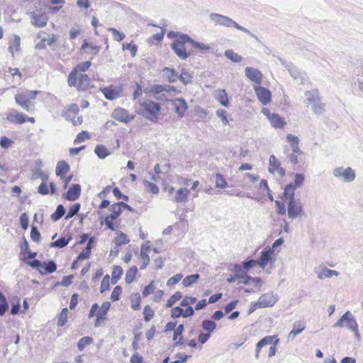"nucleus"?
Here are the masks:
<instances>
[{"instance_id":"obj_15","label":"nucleus","mask_w":363,"mask_h":363,"mask_svg":"<svg viewBox=\"0 0 363 363\" xmlns=\"http://www.w3.org/2000/svg\"><path fill=\"white\" fill-rule=\"evenodd\" d=\"M254 90L262 104L267 105L271 101L272 94L269 89L261 86H255Z\"/></svg>"},{"instance_id":"obj_42","label":"nucleus","mask_w":363,"mask_h":363,"mask_svg":"<svg viewBox=\"0 0 363 363\" xmlns=\"http://www.w3.org/2000/svg\"><path fill=\"white\" fill-rule=\"evenodd\" d=\"M93 342V338L89 336L83 337L81 338L78 343L77 347L79 351H83L84 348Z\"/></svg>"},{"instance_id":"obj_12","label":"nucleus","mask_w":363,"mask_h":363,"mask_svg":"<svg viewBox=\"0 0 363 363\" xmlns=\"http://www.w3.org/2000/svg\"><path fill=\"white\" fill-rule=\"evenodd\" d=\"M171 105L174 108L175 113L179 118H183L188 109V105L184 99L176 98L170 101Z\"/></svg>"},{"instance_id":"obj_1","label":"nucleus","mask_w":363,"mask_h":363,"mask_svg":"<svg viewBox=\"0 0 363 363\" xmlns=\"http://www.w3.org/2000/svg\"><path fill=\"white\" fill-rule=\"evenodd\" d=\"M140 109L137 111L138 114L143 116L152 122H156L161 110L160 105L150 99L140 101Z\"/></svg>"},{"instance_id":"obj_3","label":"nucleus","mask_w":363,"mask_h":363,"mask_svg":"<svg viewBox=\"0 0 363 363\" xmlns=\"http://www.w3.org/2000/svg\"><path fill=\"white\" fill-rule=\"evenodd\" d=\"M209 18L216 25L223 26L228 27V28L235 27L238 30L248 34L249 35H250L253 38L257 39V35H255V34L252 33L247 28L240 26L238 23H237L233 19H231L230 18H229V17H228L226 16H223V15H221V14L213 13L210 14Z\"/></svg>"},{"instance_id":"obj_61","label":"nucleus","mask_w":363,"mask_h":363,"mask_svg":"<svg viewBox=\"0 0 363 363\" xmlns=\"http://www.w3.org/2000/svg\"><path fill=\"white\" fill-rule=\"evenodd\" d=\"M196 298L195 297H185L180 303L181 306L188 307L196 303Z\"/></svg>"},{"instance_id":"obj_34","label":"nucleus","mask_w":363,"mask_h":363,"mask_svg":"<svg viewBox=\"0 0 363 363\" xmlns=\"http://www.w3.org/2000/svg\"><path fill=\"white\" fill-rule=\"evenodd\" d=\"M123 270L120 266H114L112 270V279L111 282L113 284H116L118 281L121 279Z\"/></svg>"},{"instance_id":"obj_57","label":"nucleus","mask_w":363,"mask_h":363,"mask_svg":"<svg viewBox=\"0 0 363 363\" xmlns=\"http://www.w3.org/2000/svg\"><path fill=\"white\" fill-rule=\"evenodd\" d=\"M68 241H69V240H67L65 238H60L57 240L52 242L50 244V246L55 247L62 248L68 244Z\"/></svg>"},{"instance_id":"obj_2","label":"nucleus","mask_w":363,"mask_h":363,"mask_svg":"<svg viewBox=\"0 0 363 363\" xmlns=\"http://www.w3.org/2000/svg\"><path fill=\"white\" fill-rule=\"evenodd\" d=\"M39 91L26 90L15 95V101L23 110L32 113L35 110L36 96Z\"/></svg>"},{"instance_id":"obj_46","label":"nucleus","mask_w":363,"mask_h":363,"mask_svg":"<svg viewBox=\"0 0 363 363\" xmlns=\"http://www.w3.org/2000/svg\"><path fill=\"white\" fill-rule=\"evenodd\" d=\"M81 205L79 203L73 204L68 211L67 214L65 216V219L68 220L74 216L79 212Z\"/></svg>"},{"instance_id":"obj_21","label":"nucleus","mask_w":363,"mask_h":363,"mask_svg":"<svg viewBox=\"0 0 363 363\" xmlns=\"http://www.w3.org/2000/svg\"><path fill=\"white\" fill-rule=\"evenodd\" d=\"M274 254L273 249H264L262 252L259 258L257 260V264L260 268L264 269L267 264L272 261Z\"/></svg>"},{"instance_id":"obj_63","label":"nucleus","mask_w":363,"mask_h":363,"mask_svg":"<svg viewBox=\"0 0 363 363\" xmlns=\"http://www.w3.org/2000/svg\"><path fill=\"white\" fill-rule=\"evenodd\" d=\"M191 76L187 72L183 71L179 77V79L184 84H187L191 82Z\"/></svg>"},{"instance_id":"obj_58","label":"nucleus","mask_w":363,"mask_h":363,"mask_svg":"<svg viewBox=\"0 0 363 363\" xmlns=\"http://www.w3.org/2000/svg\"><path fill=\"white\" fill-rule=\"evenodd\" d=\"M154 313V311L149 306H146L143 311L144 320L146 322L150 321L152 318Z\"/></svg>"},{"instance_id":"obj_45","label":"nucleus","mask_w":363,"mask_h":363,"mask_svg":"<svg viewBox=\"0 0 363 363\" xmlns=\"http://www.w3.org/2000/svg\"><path fill=\"white\" fill-rule=\"evenodd\" d=\"M201 325L202 328L209 334L216 328V324L213 321L209 320H203Z\"/></svg>"},{"instance_id":"obj_28","label":"nucleus","mask_w":363,"mask_h":363,"mask_svg":"<svg viewBox=\"0 0 363 363\" xmlns=\"http://www.w3.org/2000/svg\"><path fill=\"white\" fill-rule=\"evenodd\" d=\"M306 103L308 104H312L315 101H318L320 97L317 89L312 91H307L305 92Z\"/></svg>"},{"instance_id":"obj_51","label":"nucleus","mask_w":363,"mask_h":363,"mask_svg":"<svg viewBox=\"0 0 363 363\" xmlns=\"http://www.w3.org/2000/svg\"><path fill=\"white\" fill-rule=\"evenodd\" d=\"M227 186V182L223 176L219 173L216 174V186L217 188H225Z\"/></svg>"},{"instance_id":"obj_41","label":"nucleus","mask_w":363,"mask_h":363,"mask_svg":"<svg viewBox=\"0 0 363 363\" xmlns=\"http://www.w3.org/2000/svg\"><path fill=\"white\" fill-rule=\"evenodd\" d=\"M138 272V268L135 266L132 267L130 268L127 272L125 274V282L127 284H130L133 281L135 277Z\"/></svg>"},{"instance_id":"obj_64","label":"nucleus","mask_w":363,"mask_h":363,"mask_svg":"<svg viewBox=\"0 0 363 363\" xmlns=\"http://www.w3.org/2000/svg\"><path fill=\"white\" fill-rule=\"evenodd\" d=\"M171 316L173 318H177L183 316V309L179 306L174 307L171 311Z\"/></svg>"},{"instance_id":"obj_19","label":"nucleus","mask_w":363,"mask_h":363,"mask_svg":"<svg viewBox=\"0 0 363 363\" xmlns=\"http://www.w3.org/2000/svg\"><path fill=\"white\" fill-rule=\"evenodd\" d=\"M269 172L272 174H274L277 172L280 177L285 175V170L280 167L279 161L274 155L269 157Z\"/></svg>"},{"instance_id":"obj_43","label":"nucleus","mask_w":363,"mask_h":363,"mask_svg":"<svg viewBox=\"0 0 363 363\" xmlns=\"http://www.w3.org/2000/svg\"><path fill=\"white\" fill-rule=\"evenodd\" d=\"M311 105L312 110L316 115H321L325 111V105L320 101V99Z\"/></svg>"},{"instance_id":"obj_44","label":"nucleus","mask_w":363,"mask_h":363,"mask_svg":"<svg viewBox=\"0 0 363 363\" xmlns=\"http://www.w3.org/2000/svg\"><path fill=\"white\" fill-rule=\"evenodd\" d=\"M225 55L226 56L227 58H228L233 62H240L242 59V57L240 55L235 53L232 50H227L225 52Z\"/></svg>"},{"instance_id":"obj_33","label":"nucleus","mask_w":363,"mask_h":363,"mask_svg":"<svg viewBox=\"0 0 363 363\" xmlns=\"http://www.w3.org/2000/svg\"><path fill=\"white\" fill-rule=\"evenodd\" d=\"M216 97L222 106H228V97L225 90L220 89L216 91Z\"/></svg>"},{"instance_id":"obj_7","label":"nucleus","mask_w":363,"mask_h":363,"mask_svg":"<svg viewBox=\"0 0 363 363\" xmlns=\"http://www.w3.org/2000/svg\"><path fill=\"white\" fill-rule=\"evenodd\" d=\"M30 17V23L33 26L38 28L45 27L47 24L48 17L45 9L40 8L35 11L27 12Z\"/></svg>"},{"instance_id":"obj_26","label":"nucleus","mask_w":363,"mask_h":363,"mask_svg":"<svg viewBox=\"0 0 363 363\" xmlns=\"http://www.w3.org/2000/svg\"><path fill=\"white\" fill-rule=\"evenodd\" d=\"M57 269V265L55 262L52 260L48 261V262H43L42 264V268L39 269V272L42 275H45L47 274H51L55 272Z\"/></svg>"},{"instance_id":"obj_5","label":"nucleus","mask_w":363,"mask_h":363,"mask_svg":"<svg viewBox=\"0 0 363 363\" xmlns=\"http://www.w3.org/2000/svg\"><path fill=\"white\" fill-rule=\"evenodd\" d=\"M68 84L78 89L86 90L89 87L90 80L86 74L72 71L68 77Z\"/></svg>"},{"instance_id":"obj_25","label":"nucleus","mask_w":363,"mask_h":363,"mask_svg":"<svg viewBox=\"0 0 363 363\" xmlns=\"http://www.w3.org/2000/svg\"><path fill=\"white\" fill-rule=\"evenodd\" d=\"M189 194V189H187L186 188H181L176 191L173 201L175 203H186L188 200Z\"/></svg>"},{"instance_id":"obj_32","label":"nucleus","mask_w":363,"mask_h":363,"mask_svg":"<svg viewBox=\"0 0 363 363\" xmlns=\"http://www.w3.org/2000/svg\"><path fill=\"white\" fill-rule=\"evenodd\" d=\"M110 211L111 213L109 216H107V217L111 218L113 220L118 218V217L121 215L122 212L121 202L113 204L110 208Z\"/></svg>"},{"instance_id":"obj_14","label":"nucleus","mask_w":363,"mask_h":363,"mask_svg":"<svg viewBox=\"0 0 363 363\" xmlns=\"http://www.w3.org/2000/svg\"><path fill=\"white\" fill-rule=\"evenodd\" d=\"M262 112L267 118L273 127L282 128L285 125L286 123L284 118H282L279 115L271 113L267 108H263Z\"/></svg>"},{"instance_id":"obj_36","label":"nucleus","mask_w":363,"mask_h":363,"mask_svg":"<svg viewBox=\"0 0 363 363\" xmlns=\"http://www.w3.org/2000/svg\"><path fill=\"white\" fill-rule=\"evenodd\" d=\"M94 152L100 159H104L110 155L108 150L104 145H96L94 150Z\"/></svg>"},{"instance_id":"obj_55","label":"nucleus","mask_w":363,"mask_h":363,"mask_svg":"<svg viewBox=\"0 0 363 363\" xmlns=\"http://www.w3.org/2000/svg\"><path fill=\"white\" fill-rule=\"evenodd\" d=\"M123 50H128L130 51L131 56L135 57L138 51V46L133 43H123L122 45Z\"/></svg>"},{"instance_id":"obj_37","label":"nucleus","mask_w":363,"mask_h":363,"mask_svg":"<svg viewBox=\"0 0 363 363\" xmlns=\"http://www.w3.org/2000/svg\"><path fill=\"white\" fill-rule=\"evenodd\" d=\"M163 71L165 72L169 82H175L179 79V73L176 72L173 69L166 67Z\"/></svg>"},{"instance_id":"obj_22","label":"nucleus","mask_w":363,"mask_h":363,"mask_svg":"<svg viewBox=\"0 0 363 363\" xmlns=\"http://www.w3.org/2000/svg\"><path fill=\"white\" fill-rule=\"evenodd\" d=\"M81 186L76 184L70 186L68 191L63 195V197L68 201H75L80 196Z\"/></svg>"},{"instance_id":"obj_6","label":"nucleus","mask_w":363,"mask_h":363,"mask_svg":"<svg viewBox=\"0 0 363 363\" xmlns=\"http://www.w3.org/2000/svg\"><path fill=\"white\" fill-rule=\"evenodd\" d=\"M334 328L347 327L352 332L354 333L357 337L359 336L358 325L354 316L349 311L343 314L340 318L333 325Z\"/></svg>"},{"instance_id":"obj_30","label":"nucleus","mask_w":363,"mask_h":363,"mask_svg":"<svg viewBox=\"0 0 363 363\" xmlns=\"http://www.w3.org/2000/svg\"><path fill=\"white\" fill-rule=\"evenodd\" d=\"M279 340L277 338L276 335H269L266 336L264 338L261 339L258 343L259 346H264L268 345H277L279 343Z\"/></svg>"},{"instance_id":"obj_27","label":"nucleus","mask_w":363,"mask_h":363,"mask_svg":"<svg viewBox=\"0 0 363 363\" xmlns=\"http://www.w3.org/2000/svg\"><path fill=\"white\" fill-rule=\"evenodd\" d=\"M69 170V165L65 161H60L57 164L56 174L63 179Z\"/></svg>"},{"instance_id":"obj_11","label":"nucleus","mask_w":363,"mask_h":363,"mask_svg":"<svg viewBox=\"0 0 363 363\" xmlns=\"http://www.w3.org/2000/svg\"><path fill=\"white\" fill-rule=\"evenodd\" d=\"M111 116L118 121L124 123H128L135 118V115L130 114L126 109L120 107L113 110Z\"/></svg>"},{"instance_id":"obj_20","label":"nucleus","mask_w":363,"mask_h":363,"mask_svg":"<svg viewBox=\"0 0 363 363\" xmlns=\"http://www.w3.org/2000/svg\"><path fill=\"white\" fill-rule=\"evenodd\" d=\"M6 119L15 124H23L26 122V116L15 109H12L7 115Z\"/></svg>"},{"instance_id":"obj_62","label":"nucleus","mask_w":363,"mask_h":363,"mask_svg":"<svg viewBox=\"0 0 363 363\" xmlns=\"http://www.w3.org/2000/svg\"><path fill=\"white\" fill-rule=\"evenodd\" d=\"M30 237L34 242H38L40 238V234L36 226L33 225L30 230Z\"/></svg>"},{"instance_id":"obj_4","label":"nucleus","mask_w":363,"mask_h":363,"mask_svg":"<svg viewBox=\"0 0 363 363\" xmlns=\"http://www.w3.org/2000/svg\"><path fill=\"white\" fill-rule=\"evenodd\" d=\"M189 41H191V38L188 35L177 34L171 45L176 55L182 60L187 59L191 55L185 47L186 43H189Z\"/></svg>"},{"instance_id":"obj_47","label":"nucleus","mask_w":363,"mask_h":363,"mask_svg":"<svg viewBox=\"0 0 363 363\" xmlns=\"http://www.w3.org/2000/svg\"><path fill=\"white\" fill-rule=\"evenodd\" d=\"M67 308H63L58 316L57 325L62 327L65 325L67 321Z\"/></svg>"},{"instance_id":"obj_52","label":"nucleus","mask_w":363,"mask_h":363,"mask_svg":"<svg viewBox=\"0 0 363 363\" xmlns=\"http://www.w3.org/2000/svg\"><path fill=\"white\" fill-rule=\"evenodd\" d=\"M108 30L111 31L113 34V38L116 40V41H118V42H121L122 41L125 35L124 33H121L120 31H118V30H116V28H108Z\"/></svg>"},{"instance_id":"obj_50","label":"nucleus","mask_w":363,"mask_h":363,"mask_svg":"<svg viewBox=\"0 0 363 363\" xmlns=\"http://www.w3.org/2000/svg\"><path fill=\"white\" fill-rule=\"evenodd\" d=\"M143 184L144 186H145L147 189H148L149 192H151L154 194H157L159 192V187L150 182L147 180H143Z\"/></svg>"},{"instance_id":"obj_35","label":"nucleus","mask_w":363,"mask_h":363,"mask_svg":"<svg viewBox=\"0 0 363 363\" xmlns=\"http://www.w3.org/2000/svg\"><path fill=\"white\" fill-rule=\"evenodd\" d=\"M305 325L301 321H296L293 324V329L291 330L289 335L296 336L305 329Z\"/></svg>"},{"instance_id":"obj_59","label":"nucleus","mask_w":363,"mask_h":363,"mask_svg":"<svg viewBox=\"0 0 363 363\" xmlns=\"http://www.w3.org/2000/svg\"><path fill=\"white\" fill-rule=\"evenodd\" d=\"M122 293V288L120 286H116L111 295V298L113 301H118L119 299L120 295Z\"/></svg>"},{"instance_id":"obj_60","label":"nucleus","mask_w":363,"mask_h":363,"mask_svg":"<svg viewBox=\"0 0 363 363\" xmlns=\"http://www.w3.org/2000/svg\"><path fill=\"white\" fill-rule=\"evenodd\" d=\"M182 277L183 275L182 274H177L167 280V285L169 286H174V284H177L182 279Z\"/></svg>"},{"instance_id":"obj_29","label":"nucleus","mask_w":363,"mask_h":363,"mask_svg":"<svg viewBox=\"0 0 363 363\" xmlns=\"http://www.w3.org/2000/svg\"><path fill=\"white\" fill-rule=\"evenodd\" d=\"M296 187L291 183L287 184L284 189V196L288 201L296 199L294 196V191Z\"/></svg>"},{"instance_id":"obj_10","label":"nucleus","mask_w":363,"mask_h":363,"mask_svg":"<svg viewBox=\"0 0 363 363\" xmlns=\"http://www.w3.org/2000/svg\"><path fill=\"white\" fill-rule=\"evenodd\" d=\"M79 113V108L76 104L69 105L64 113V117L66 120H70L74 125H80L82 120L80 117H77Z\"/></svg>"},{"instance_id":"obj_53","label":"nucleus","mask_w":363,"mask_h":363,"mask_svg":"<svg viewBox=\"0 0 363 363\" xmlns=\"http://www.w3.org/2000/svg\"><path fill=\"white\" fill-rule=\"evenodd\" d=\"M235 277L239 280V283L243 284H250L251 277L245 274L237 273Z\"/></svg>"},{"instance_id":"obj_16","label":"nucleus","mask_w":363,"mask_h":363,"mask_svg":"<svg viewBox=\"0 0 363 363\" xmlns=\"http://www.w3.org/2000/svg\"><path fill=\"white\" fill-rule=\"evenodd\" d=\"M279 61L281 62V64L288 69L289 74H291V76L295 79L297 81V82L298 83H303V79H304V74H301V72H299L296 67L292 65L291 63L290 62H287L286 61H284L283 60H281V58H279Z\"/></svg>"},{"instance_id":"obj_48","label":"nucleus","mask_w":363,"mask_h":363,"mask_svg":"<svg viewBox=\"0 0 363 363\" xmlns=\"http://www.w3.org/2000/svg\"><path fill=\"white\" fill-rule=\"evenodd\" d=\"M128 242L129 240L128 239V237L122 232H121L114 240V243L116 246H121Z\"/></svg>"},{"instance_id":"obj_31","label":"nucleus","mask_w":363,"mask_h":363,"mask_svg":"<svg viewBox=\"0 0 363 363\" xmlns=\"http://www.w3.org/2000/svg\"><path fill=\"white\" fill-rule=\"evenodd\" d=\"M94 241V238L91 237L89 238V242L85 247V249L79 255L77 259H88L91 254V250L92 248V242Z\"/></svg>"},{"instance_id":"obj_9","label":"nucleus","mask_w":363,"mask_h":363,"mask_svg":"<svg viewBox=\"0 0 363 363\" xmlns=\"http://www.w3.org/2000/svg\"><path fill=\"white\" fill-rule=\"evenodd\" d=\"M333 174L344 182H353L356 176L354 171L351 167L345 168L343 167H335L333 170Z\"/></svg>"},{"instance_id":"obj_13","label":"nucleus","mask_w":363,"mask_h":363,"mask_svg":"<svg viewBox=\"0 0 363 363\" xmlns=\"http://www.w3.org/2000/svg\"><path fill=\"white\" fill-rule=\"evenodd\" d=\"M278 296L272 293L262 294L257 300L259 306L261 308L272 307L278 301Z\"/></svg>"},{"instance_id":"obj_56","label":"nucleus","mask_w":363,"mask_h":363,"mask_svg":"<svg viewBox=\"0 0 363 363\" xmlns=\"http://www.w3.org/2000/svg\"><path fill=\"white\" fill-rule=\"evenodd\" d=\"M91 66V62L86 61L79 64L73 71H76L77 72L84 73L86 70H87Z\"/></svg>"},{"instance_id":"obj_23","label":"nucleus","mask_w":363,"mask_h":363,"mask_svg":"<svg viewBox=\"0 0 363 363\" xmlns=\"http://www.w3.org/2000/svg\"><path fill=\"white\" fill-rule=\"evenodd\" d=\"M315 272L319 279H323L325 278H330L333 276L337 277L339 272L335 270H332L328 268H315Z\"/></svg>"},{"instance_id":"obj_49","label":"nucleus","mask_w":363,"mask_h":363,"mask_svg":"<svg viewBox=\"0 0 363 363\" xmlns=\"http://www.w3.org/2000/svg\"><path fill=\"white\" fill-rule=\"evenodd\" d=\"M182 298V294L180 291L176 292L167 301L166 306L167 308L172 307L177 301Z\"/></svg>"},{"instance_id":"obj_54","label":"nucleus","mask_w":363,"mask_h":363,"mask_svg":"<svg viewBox=\"0 0 363 363\" xmlns=\"http://www.w3.org/2000/svg\"><path fill=\"white\" fill-rule=\"evenodd\" d=\"M109 286H110V277H109V275L107 274L103 278V279L101 281V286H100V292L104 293L105 291L108 290Z\"/></svg>"},{"instance_id":"obj_17","label":"nucleus","mask_w":363,"mask_h":363,"mask_svg":"<svg viewBox=\"0 0 363 363\" xmlns=\"http://www.w3.org/2000/svg\"><path fill=\"white\" fill-rule=\"evenodd\" d=\"M164 89V87H162V84H153L149 88L145 89L144 92L157 100H162L164 97V94H162Z\"/></svg>"},{"instance_id":"obj_38","label":"nucleus","mask_w":363,"mask_h":363,"mask_svg":"<svg viewBox=\"0 0 363 363\" xmlns=\"http://www.w3.org/2000/svg\"><path fill=\"white\" fill-rule=\"evenodd\" d=\"M200 275L199 274H194L189 276L186 277L183 281L182 284L185 287L190 286L193 284L196 283L199 279Z\"/></svg>"},{"instance_id":"obj_8","label":"nucleus","mask_w":363,"mask_h":363,"mask_svg":"<svg viewBox=\"0 0 363 363\" xmlns=\"http://www.w3.org/2000/svg\"><path fill=\"white\" fill-rule=\"evenodd\" d=\"M287 211L288 216L291 219L306 216L303 204L299 199L288 201Z\"/></svg>"},{"instance_id":"obj_40","label":"nucleus","mask_w":363,"mask_h":363,"mask_svg":"<svg viewBox=\"0 0 363 363\" xmlns=\"http://www.w3.org/2000/svg\"><path fill=\"white\" fill-rule=\"evenodd\" d=\"M65 213V209L62 204H59L54 213L52 214L51 218L53 221H57Z\"/></svg>"},{"instance_id":"obj_18","label":"nucleus","mask_w":363,"mask_h":363,"mask_svg":"<svg viewBox=\"0 0 363 363\" xmlns=\"http://www.w3.org/2000/svg\"><path fill=\"white\" fill-rule=\"evenodd\" d=\"M245 74L246 77L257 84H260L262 82V73L255 68L247 67L245 70Z\"/></svg>"},{"instance_id":"obj_39","label":"nucleus","mask_w":363,"mask_h":363,"mask_svg":"<svg viewBox=\"0 0 363 363\" xmlns=\"http://www.w3.org/2000/svg\"><path fill=\"white\" fill-rule=\"evenodd\" d=\"M111 306L110 302H104L101 308L99 310L98 313L96 314L97 316V320L99 319H105V315H106L108 311L109 310Z\"/></svg>"},{"instance_id":"obj_24","label":"nucleus","mask_w":363,"mask_h":363,"mask_svg":"<svg viewBox=\"0 0 363 363\" xmlns=\"http://www.w3.org/2000/svg\"><path fill=\"white\" fill-rule=\"evenodd\" d=\"M101 91L104 96L108 100H114L121 96V88L105 87Z\"/></svg>"}]
</instances>
